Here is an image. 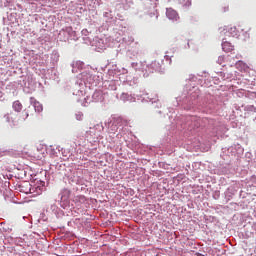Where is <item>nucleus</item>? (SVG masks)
Wrapping results in <instances>:
<instances>
[{
  "label": "nucleus",
  "mask_w": 256,
  "mask_h": 256,
  "mask_svg": "<svg viewBox=\"0 0 256 256\" xmlns=\"http://www.w3.org/2000/svg\"><path fill=\"white\" fill-rule=\"evenodd\" d=\"M12 107L14 111H17L18 113L6 114L4 119L7 121V123H12V127H19V125H21V123H23L25 119L29 117V114L27 112L21 113V111H23V104H21V102L18 100L13 102Z\"/></svg>",
  "instance_id": "nucleus-1"
},
{
  "label": "nucleus",
  "mask_w": 256,
  "mask_h": 256,
  "mask_svg": "<svg viewBox=\"0 0 256 256\" xmlns=\"http://www.w3.org/2000/svg\"><path fill=\"white\" fill-rule=\"evenodd\" d=\"M166 17L172 21H177V19H179V14H177V11L169 8L166 10Z\"/></svg>",
  "instance_id": "nucleus-2"
},
{
  "label": "nucleus",
  "mask_w": 256,
  "mask_h": 256,
  "mask_svg": "<svg viewBox=\"0 0 256 256\" xmlns=\"http://www.w3.org/2000/svg\"><path fill=\"white\" fill-rule=\"evenodd\" d=\"M236 68L238 71H241V73H247L249 71V66L243 61H238L236 63Z\"/></svg>",
  "instance_id": "nucleus-3"
},
{
  "label": "nucleus",
  "mask_w": 256,
  "mask_h": 256,
  "mask_svg": "<svg viewBox=\"0 0 256 256\" xmlns=\"http://www.w3.org/2000/svg\"><path fill=\"white\" fill-rule=\"evenodd\" d=\"M222 49L223 51H225V53H231V51L235 49V46L232 45L230 42L225 41L222 43Z\"/></svg>",
  "instance_id": "nucleus-4"
},
{
  "label": "nucleus",
  "mask_w": 256,
  "mask_h": 256,
  "mask_svg": "<svg viewBox=\"0 0 256 256\" xmlns=\"http://www.w3.org/2000/svg\"><path fill=\"white\" fill-rule=\"evenodd\" d=\"M33 107L36 113H41V111H43V104H40L38 101L33 102Z\"/></svg>",
  "instance_id": "nucleus-5"
},
{
  "label": "nucleus",
  "mask_w": 256,
  "mask_h": 256,
  "mask_svg": "<svg viewBox=\"0 0 256 256\" xmlns=\"http://www.w3.org/2000/svg\"><path fill=\"white\" fill-rule=\"evenodd\" d=\"M223 56H220L219 58H218V61H219V63H220V65H222V63H221V61H223Z\"/></svg>",
  "instance_id": "nucleus-6"
},
{
  "label": "nucleus",
  "mask_w": 256,
  "mask_h": 256,
  "mask_svg": "<svg viewBox=\"0 0 256 256\" xmlns=\"http://www.w3.org/2000/svg\"><path fill=\"white\" fill-rule=\"evenodd\" d=\"M197 256H203V254H199V253H198Z\"/></svg>",
  "instance_id": "nucleus-7"
},
{
  "label": "nucleus",
  "mask_w": 256,
  "mask_h": 256,
  "mask_svg": "<svg viewBox=\"0 0 256 256\" xmlns=\"http://www.w3.org/2000/svg\"><path fill=\"white\" fill-rule=\"evenodd\" d=\"M30 193H32V192H31V189H30Z\"/></svg>",
  "instance_id": "nucleus-8"
}]
</instances>
